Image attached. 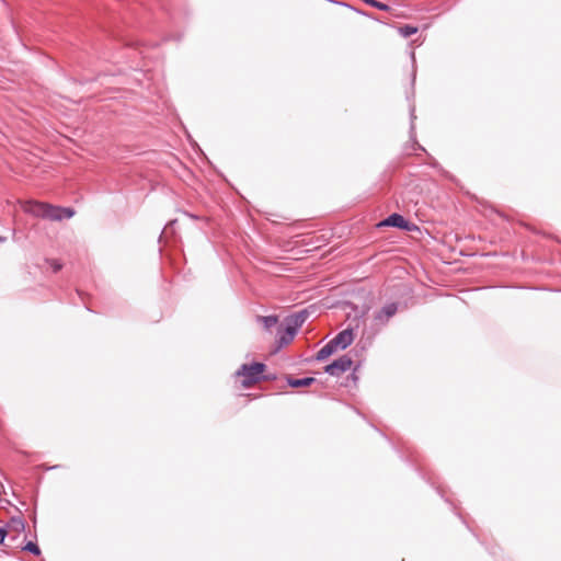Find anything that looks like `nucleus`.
I'll use <instances>...</instances> for the list:
<instances>
[{
    "mask_svg": "<svg viewBox=\"0 0 561 561\" xmlns=\"http://www.w3.org/2000/svg\"><path fill=\"white\" fill-rule=\"evenodd\" d=\"M336 351L335 346L331 341H329L323 347H321L317 355L316 359L321 362L331 356Z\"/></svg>",
    "mask_w": 561,
    "mask_h": 561,
    "instance_id": "nucleus-11",
    "label": "nucleus"
},
{
    "mask_svg": "<svg viewBox=\"0 0 561 561\" xmlns=\"http://www.w3.org/2000/svg\"><path fill=\"white\" fill-rule=\"evenodd\" d=\"M265 367L263 363L243 364L236 375L244 377L242 385L248 388L261 380V374L265 370Z\"/></svg>",
    "mask_w": 561,
    "mask_h": 561,
    "instance_id": "nucleus-2",
    "label": "nucleus"
},
{
    "mask_svg": "<svg viewBox=\"0 0 561 561\" xmlns=\"http://www.w3.org/2000/svg\"><path fill=\"white\" fill-rule=\"evenodd\" d=\"M7 529L5 528H0V545L3 543L5 537H7Z\"/></svg>",
    "mask_w": 561,
    "mask_h": 561,
    "instance_id": "nucleus-15",
    "label": "nucleus"
},
{
    "mask_svg": "<svg viewBox=\"0 0 561 561\" xmlns=\"http://www.w3.org/2000/svg\"><path fill=\"white\" fill-rule=\"evenodd\" d=\"M4 240H5V238H3V237H0V242H2V241H4Z\"/></svg>",
    "mask_w": 561,
    "mask_h": 561,
    "instance_id": "nucleus-19",
    "label": "nucleus"
},
{
    "mask_svg": "<svg viewBox=\"0 0 561 561\" xmlns=\"http://www.w3.org/2000/svg\"><path fill=\"white\" fill-rule=\"evenodd\" d=\"M11 523L16 527V529L19 530H24L25 528V523L22 518H12L11 519Z\"/></svg>",
    "mask_w": 561,
    "mask_h": 561,
    "instance_id": "nucleus-14",
    "label": "nucleus"
},
{
    "mask_svg": "<svg viewBox=\"0 0 561 561\" xmlns=\"http://www.w3.org/2000/svg\"><path fill=\"white\" fill-rule=\"evenodd\" d=\"M352 378L356 380L355 370L352 373Z\"/></svg>",
    "mask_w": 561,
    "mask_h": 561,
    "instance_id": "nucleus-17",
    "label": "nucleus"
},
{
    "mask_svg": "<svg viewBox=\"0 0 561 561\" xmlns=\"http://www.w3.org/2000/svg\"><path fill=\"white\" fill-rule=\"evenodd\" d=\"M411 117H412V119L415 117L414 116V111L411 112Z\"/></svg>",
    "mask_w": 561,
    "mask_h": 561,
    "instance_id": "nucleus-18",
    "label": "nucleus"
},
{
    "mask_svg": "<svg viewBox=\"0 0 561 561\" xmlns=\"http://www.w3.org/2000/svg\"><path fill=\"white\" fill-rule=\"evenodd\" d=\"M298 331L294 328L285 323V325L280 324L277 328V346L282 348L288 345L295 337Z\"/></svg>",
    "mask_w": 561,
    "mask_h": 561,
    "instance_id": "nucleus-6",
    "label": "nucleus"
},
{
    "mask_svg": "<svg viewBox=\"0 0 561 561\" xmlns=\"http://www.w3.org/2000/svg\"><path fill=\"white\" fill-rule=\"evenodd\" d=\"M309 314L310 313H309L308 309H302L298 312H295V313L286 317L285 323H287L288 325L294 328L296 331H298L302 327V324L306 322Z\"/></svg>",
    "mask_w": 561,
    "mask_h": 561,
    "instance_id": "nucleus-8",
    "label": "nucleus"
},
{
    "mask_svg": "<svg viewBox=\"0 0 561 561\" xmlns=\"http://www.w3.org/2000/svg\"><path fill=\"white\" fill-rule=\"evenodd\" d=\"M353 360L348 355H342L324 367V371L333 377H340L352 367Z\"/></svg>",
    "mask_w": 561,
    "mask_h": 561,
    "instance_id": "nucleus-3",
    "label": "nucleus"
},
{
    "mask_svg": "<svg viewBox=\"0 0 561 561\" xmlns=\"http://www.w3.org/2000/svg\"><path fill=\"white\" fill-rule=\"evenodd\" d=\"M51 267H53V271H54L55 273H57L58 271H60V270H61V264H59L57 261H53V263H51Z\"/></svg>",
    "mask_w": 561,
    "mask_h": 561,
    "instance_id": "nucleus-16",
    "label": "nucleus"
},
{
    "mask_svg": "<svg viewBox=\"0 0 561 561\" xmlns=\"http://www.w3.org/2000/svg\"><path fill=\"white\" fill-rule=\"evenodd\" d=\"M22 549L35 556H38L41 553L39 547L33 541H28Z\"/></svg>",
    "mask_w": 561,
    "mask_h": 561,
    "instance_id": "nucleus-13",
    "label": "nucleus"
},
{
    "mask_svg": "<svg viewBox=\"0 0 561 561\" xmlns=\"http://www.w3.org/2000/svg\"><path fill=\"white\" fill-rule=\"evenodd\" d=\"M256 322L261 323L266 331H270L278 323V317L273 316H256Z\"/></svg>",
    "mask_w": 561,
    "mask_h": 561,
    "instance_id": "nucleus-10",
    "label": "nucleus"
},
{
    "mask_svg": "<svg viewBox=\"0 0 561 561\" xmlns=\"http://www.w3.org/2000/svg\"><path fill=\"white\" fill-rule=\"evenodd\" d=\"M316 379L313 377H305V378H287V383L291 388H300V387H309L311 386Z\"/></svg>",
    "mask_w": 561,
    "mask_h": 561,
    "instance_id": "nucleus-9",
    "label": "nucleus"
},
{
    "mask_svg": "<svg viewBox=\"0 0 561 561\" xmlns=\"http://www.w3.org/2000/svg\"><path fill=\"white\" fill-rule=\"evenodd\" d=\"M417 32V27L415 26H412V25H403L401 27H399V33L403 36V37H410L412 36L413 34H415Z\"/></svg>",
    "mask_w": 561,
    "mask_h": 561,
    "instance_id": "nucleus-12",
    "label": "nucleus"
},
{
    "mask_svg": "<svg viewBox=\"0 0 561 561\" xmlns=\"http://www.w3.org/2000/svg\"><path fill=\"white\" fill-rule=\"evenodd\" d=\"M24 211L35 217L59 221L69 219L75 215L71 207L54 206L43 202L30 201L24 205Z\"/></svg>",
    "mask_w": 561,
    "mask_h": 561,
    "instance_id": "nucleus-1",
    "label": "nucleus"
},
{
    "mask_svg": "<svg viewBox=\"0 0 561 561\" xmlns=\"http://www.w3.org/2000/svg\"><path fill=\"white\" fill-rule=\"evenodd\" d=\"M378 226L396 227L402 230L411 231L415 228L410 221H408L402 215L393 213L382 220Z\"/></svg>",
    "mask_w": 561,
    "mask_h": 561,
    "instance_id": "nucleus-5",
    "label": "nucleus"
},
{
    "mask_svg": "<svg viewBox=\"0 0 561 561\" xmlns=\"http://www.w3.org/2000/svg\"><path fill=\"white\" fill-rule=\"evenodd\" d=\"M353 341L354 334L352 329L341 331L331 340L336 350H345L353 343Z\"/></svg>",
    "mask_w": 561,
    "mask_h": 561,
    "instance_id": "nucleus-7",
    "label": "nucleus"
},
{
    "mask_svg": "<svg viewBox=\"0 0 561 561\" xmlns=\"http://www.w3.org/2000/svg\"><path fill=\"white\" fill-rule=\"evenodd\" d=\"M398 304L389 302L375 313L374 321L377 325L383 327L397 313Z\"/></svg>",
    "mask_w": 561,
    "mask_h": 561,
    "instance_id": "nucleus-4",
    "label": "nucleus"
}]
</instances>
